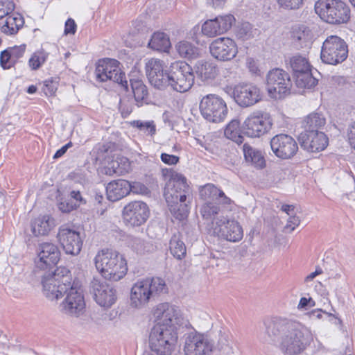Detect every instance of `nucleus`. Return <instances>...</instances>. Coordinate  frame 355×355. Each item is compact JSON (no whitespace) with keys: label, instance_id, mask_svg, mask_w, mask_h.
<instances>
[{"label":"nucleus","instance_id":"f257e3e1","mask_svg":"<svg viewBox=\"0 0 355 355\" xmlns=\"http://www.w3.org/2000/svg\"><path fill=\"white\" fill-rule=\"evenodd\" d=\"M158 320L149 336L150 352L144 355H171L178 341V330L183 324L180 310L168 303L158 304L153 311Z\"/></svg>","mask_w":355,"mask_h":355},{"label":"nucleus","instance_id":"f03ea898","mask_svg":"<svg viewBox=\"0 0 355 355\" xmlns=\"http://www.w3.org/2000/svg\"><path fill=\"white\" fill-rule=\"evenodd\" d=\"M266 342L279 340L284 355H298L313 341L311 330L302 323L286 318H275L265 322Z\"/></svg>","mask_w":355,"mask_h":355},{"label":"nucleus","instance_id":"7ed1b4c3","mask_svg":"<svg viewBox=\"0 0 355 355\" xmlns=\"http://www.w3.org/2000/svg\"><path fill=\"white\" fill-rule=\"evenodd\" d=\"M97 270L105 279L117 282L126 274L128 268L125 259L117 252L102 250L94 259Z\"/></svg>","mask_w":355,"mask_h":355},{"label":"nucleus","instance_id":"20e7f679","mask_svg":"<svg viewBox=\"0 0 355 355\" xmlns=\"http://www.w3.org/2000/svg\"><path fill=\"white\" fill-rule=\"evenodd\" d=\"M168 288L164 279L159 277L147 278L136 282L131 289V305L141 308L161 294L167 293Z\"/></svg>","mask_w":355,"mask_h":355},{"label":"nucleus","instance_id":"39448f33","mask_svg":"<svg viewBox=\"0 0 355 355\" xmlns=\"http://www.w3.org/2000/svg\"><path fill=\"white\" fill-rule=\"evenodd\" d=\"M71 281V272L65 267L45 272L42 278L43 293L50 300H58L68 291Z\"/></svg>","mask_w":355,"mask_h":355},{"label":"nucleus","instance_id":"423d86ee","mask_svg":"<svg viewBox=\"0 0 355 355\" xmlns=\"http://www.w3.org/2000/svg\"><path fill=\"white\" fill-rule=\"evenodd\" d=\"M314 8L320 19L330 24H345L350 19V8L341 0H318Z\"/></svg>","mask_w":355,"mask_h":355},{"label":"nucleus","instance_id":"0eeeda50","mask_svg":"<svg viewBox=\"0 0 355 355\" xmlns=\"http://www.w3.org/2000/svg\"><path fill=\"white\" fill-rule=\"evenodd\" d=\"M167 80L168 86L174 91L180 93L187 92L194 83L193 69L185 62H174L168 69Z\"/></svg>","mask_w":355,"mask_h":355},{"label":"nucleus","instance_id":"6e6552de","mask_svg":"<svg viewBox=\"0 0 355 355\" xmlns=\"http://www.w3.org/2000/svg\"><path fill=\"white\" fill-rule=\"evenodd\" d=\"M347 55V45L340 37L330 35L323 42L320 54L323 62L336 65L345 61Z\"/></svg>","mask_w":355,"mask_h":355},{"label":"nucleus","instance_id":"1a4fd4ad","mask_svg":"<svg viewBox=\"0 0 355 355\" xmlns=\"http://www.w3.org/2000/svg\"><path fill=\"white\" fill-rule=\"evenodd\" d=\"M209 234L230 242H238L243 238V230L239 223L224 216L214 218L208 225Z\"/></svg>","mask_w":355,"mask_h":355},{"label":"nucleus","instance_id":"9d476101","mask_svg":"<svg viewBox=\"0 0 355 355\" xmlns=\"http://www.w3.org/2000/svg\"><path fill=\"white\" fill-rule=\"evenodd\" d=\"M199 109L203 118L213 123L223 121L228 112L225 101L216 94L204 96L200 100Z\"/></svg>","mask_w":355,"mask_h":355},{"label":"nucleus","instance_id":"9b49d317","mask_svg":"<svg viewBox=\"0 0 355 355\" xmlns=\"http://www.w3.org/2000/svg\"><path fill=\"white\" fill-rule=\"evenodd\" d=\"M119 62L114 59L100 60L96 67L95 74L96 80L100 82L112 80L121 85L125 89H128V81L125 73L119 67Z\"/></svg>","mask_w":355,"mask_h":355},{"label":"nucleus","instance_id":"f8f14e48","mask_svg":"<svg viewBox=\"0 0 355 355\" xmlns=\"http://www.w3.org/2000/svg\"><path fill=\"white\" fill-rule=\"evenodd\" d=\"M267 88L272 98H282L290 93L292 86L289 74L279 68L270 70L267 74Z\"/></svg>","mask_w":355,"mask_h":355},{"label":"nucleus","instance_id":"ddd939ff","mask_svg":"<svg viewBox=\"0 0 355 355\" xmlns=\"http://www.w3.org/2000/svg\"><path fill=\"white\" fill-rule=\"evenodd\" d=\"M272 119L269 114L253 112L242 124V132L249 137H260L271 128Z\"/></svg>","mask_w":355,"mask_h":355},{"label":"nucleus","instance_id":"4468645a","mask_svg":"<svg viewBox=\"0 0 355 355\" xmlns=\"http://www.w3.org/2000/svg\"><path fill=\"white\" fill-rule=\"evenodd\" d=\"M191 191L187 178L182 174L171 171L170 179L166 184L164 197L166 202L187 201Z\"/></svg>","mask_w":355,"mask_h":355},{"label":"nucleus","instance_id":"2eb2a0df","mask_svg":"<svg viewBox=\"0 0 355 355\" xmlns=\"http://www.w3.org/2000/svg\"><path fill=\"white\" fill-rule=\"evenodd\" d=\"M89 292L96 302L102 307L110 308L116 300V290L98 277H94L90 282Z\"/></svg>","mask_w":355,"mask_h":355},{"label":"nucleus","instance_id":"dca6fc26","mask_svg":"<svg viewBox=\"0 0 355 355\" xmlns=\"http://www.w3.org/2000/svg\"><path fill=\"white\" fill-rule=\"evenodd\" d=\"M225 90L240 106L244 107L252 106L261 99L260 89L252 85L239 84L234 88L227 87Z\"/></svg>","mask_w":355,"mask_h":355},{"label":"nucleus","instance_id":"f3484780","mask_svg":"<svg viewBox=\"0 0 355 355\" xmlns=\"http://www.w3.org/2000/svg\"><path fill=\"white\" fill-rule=\"evenodd\" d=\"M123 218L127 225L139 227L144 224L150 216L147 204L143 201H132L123 209Z\"/></svg>","mask_w":355,"mask_h":355},{"label":"nucleus","instance_id":"a211bd4d","mask_svg":"<svg viewBox=\"0 0 355 355\" xmlns=\"http://www.w3.org/2000/svg\"><path fill=\"white\" fill-rule=\"evenodd\" d=\"M270 147L273 153L279 159L293 158L298 151V145L291 135L279 134L270 140Z\"/></svg>","mask_w":355,"mask_h":355},{"label":"nucleus","instance_id":"6ab92c4d","mask_svg":"<svg viewBox=\"0 0 355 355\" xmlns=\"http://www.w3.org/2000/svg\"><path fill=\"white\" fill-rule=\"evenodd\" d=\"M65 294L66 297L60 304L62 311L71 315H79L85 306L83 290L78 284L73 282Z\"/></svg>","mask_w":355,"mask_h":355},{"label":"nucleus","instance_id":"aec40b11","mask_svg":"<svg viewBox=\"0 0 355 355\" xmlns=\"http://www.w3.org/2000/svg\"><path fill=\"white\" fill-rule=\"evenodd\" d=\"M211 55L218 61L227 62L233 60L238 53L234 40L230 37H219L209 44Z\"/></svg>","mask_w":355,"mask_h":355},{"label":"nucleus","instance_id":"412c9836","mask_svg":"<svg viewBox=\"0 0 355 355\" xmlns=\"http://www.w3.org/2000/svg\"><path fill=\"white\" fill-rule=\"evenodd\" d=\"M57 238L66 254L77 255L80 253L83 239L79 232L67 225H62L59 227Z\"/></svg>","mask_w":355,"mask_h":355},{"label":"nucleus","instance_id":"4be33fe9","mask_svg":"<svg viewBox=\"0 0 355 355\" xmlns=\"http://www.w3.org/2000/svg\"><path fill=\"white\" fill-rule=\"evenodd\" d=\"M214 348V344L207 336L189 334L185 340L184 351L186 355H209Z\"/></svg>","mask_w":355,"mask_h":355},{"label":"nucleus","instance_id":"5701e85b","mask_svg":"<svg viewBox=\"0 0 355 355\" xmlns=\"http://www.w3.org/2000/svg\"><path fill=\"white\" fill-rule=\"evenodd\" d=\"M146 73L150 84L154 87L162 89L168 86V69L164 70L162 60L155 58L149 60L146 64Z\"/></svg>","mask_w":355,"mask_h":355},{"label":"nucleus","instance_id":"b1692460","mask_svg":"<svg viewBox=\"0 0 355 355\" xmlns=\"http://www.w3.org/2000/svg\"><path fill=\"white\" fill-rule=\"evenodd\" d=\"M234 21L232 15H220L205 21L202 25L201 31L208 37H214L230 30Z\"/></svg>","mask_w":355,"mask_h":355},{"label":"nucleus","instance_id":"393cba45","mask_svg":"<svg viewBox=\"0 0 355 355\" xmlns=\"http://www.w3.org/2000/svg\"><path fill=\"white\" fill-rule=\"evenodd\" d=\"M298 141L303 149L311 153L324 150L329 142L327 135L320 130L301 132L298 136Z\"/></svg>","mask_w":355,"mask_h":355},{"label":"nucleus","instance_id":"a878e982","mask_svg":"<svg viewBox=\"0 0 355 355\" xmlns=\"http://www.w3.org/2000/svg\"><path fill=\"white\" fill-rule=\"evenodd\" d=\"M40 261L37 266L42 270L54 267L60 260V252L58 246L52 243H41L38 248Z\"/></svg>","mask_w":355,"mask_h":355},{"label":"nucleus","instance_id":"bb28decb","mask_svg":"<svg viewBox=\"0 0 355 355\" xmlns=\"http://www.w3.org/2000/svg\"><path fill=\"white\" fill-rule=\"evenodd\" d=\"M105 189L107 198L112 202L118 201L131 192L130 182L123 179L111 181Z\"/></svg>","mask_w":355,"mask_h":355},{"label":"nucleus","instance_id":"cd10ccee","mask_svg":"<svg viewBox=\"0 0 355 355\" xmlns=\"http://www.w3.org/2000/svg\"><path fill=\"white\" fill-rule=\"evenodd\" d=\"M194 68L197 77L207 83L212 82L219 73L217 64L211 60H200L196 63Z\"/></svg>","mask_w":355,"mask_h":355},{"label":"nucleus","instance_id":"c85d7f7f","mask_svg":"<svg viewBox=\"0 0 355 355\" xmlns=\"http://www.w3.org/2000/svg\"><path fill=\"white\" fill-rule=\"evenodd\" d=\"M26 45L15 46L3 51L0 54V64L4 69L13 67L24 56Z\"/></svg>","mask_w":355,"mask_h":355},{"label":"nucleus","instance_id":"c756f323","mask_svg":"<svg viewBox=\"0 0 355 355\" xmlns=\"http://www.w3.org/2000/svg\"><path fill=\"white\" fill-rule=\"evenodd\" d=\"M55 220L50 215L39 216L31 223V231L34 236H46L55 227Z\"/></svg>","mask_w":355,"mask_h":355},{"label":"nucleus","instance_id":"7c9ffc66","mask_svg":"<svg viewBox=\"0 0 355 355\" xmlns=\"http://www.w3.org/2000/svg\"><path fill=\"white\" fill-rule=\"evenodd\" d=\"M313 37L311 30L304 25H299L293 28L292 39L294 45L297 49L310 47Z\"/></svg>","mask_w":355,"mask_h":355},{"label":"nucleus","instance_id":"2f4dec72","mask_svg":"<svg viewBox=\"0 0 355 355\" xmlns=\"http://www.w3.org/2000/svg\"><path fill=\"white\" fill-rule=\"evenodd\" d=\"M200 196L205 200H211L220 204L230 205L231 200L213 184H207L200 189Z\"/></svg>","mask_w":355,"mask_h":355},{"label":"nucleus","instance_id":"473e14b6","mask_svg":"<svg viewBox=\"0 0 355 355\" xmlns=\"http://www.w3.org/2000/svg\"><path fill=\"white\" fill-rule=\"evenodd\" d=\"M326 124V119L321 112H312L307 115L303 121L302 132H311L320 130Z\"/></svg>","mask_w":355,"mask_h":355},{"label":"nucleus","instance_id":"72a5a7b5","mask_svg":"<svg viewBox=\"0 0 355 355\" xmlns=\"http://www.w3.org/2000/svg\"><path fill=\"white\" fill-rule=\"evenodd\" d=\"M244 157L248 163L257 168H263L266 166V161L261 152L245 144L243 146Z\"/></svg>","mask_w":355,"mask_h":355},{"label":"nucleus","instance_id":"f704fd0d","mask_svg":"<svg viewBox=\"0 0 355 355\" xmlns=\"http://www.w3.org/2000/svg\"><path fill=\"white\" fill-rule=\"evenodd\" d=\"M130 86L136 105L138 107L142 106L146 103L148 97V91L146 85L141 80L131 79Z\"/></svg>","mask_w":355,"mask_h":355},{"label":"nucleus","instance_id":"c9c22d12","mask_svg":"<svg viewBox=\"0 0 355 355\" xmlns=\"http://www.w3.org/2000/svg\"><path fill=\"white\" fill-rule=\"evenodd\" d=\"M24 17L19 13L8 15L5 24L1 26V31L6 35H15L24 26Z\"/></svg>","mask_w":355,"mask_h":355},{"label":"nucleus","instance_id":"e433bc0d","mask_svg":"<svg viewBox=\"0 0 355 355\" xmlns=\"http://www.w3.org/2000/svg\"><path fill=\"white\" fill-rule=\"evenodd\" d=\"M148 46L157 51H167L171 47L169 37L163 32L155 33L151 36Z\"/></svg>","mask_w":355,"mask_h":355},{"label":"nucleus","instance_id":"4c0bfd02","mask_svg":"<svg viewBox=\"0 0 355 355\" xmlns=\"http://www.w3.org/2000/svg\"><path fill=\"white\" fill-rule=\"evenodd\" d=\"M225 136L237 144L240 145L243 142L244 138L242 135V126L240 127V122L237 119L232 120L226 126L224 131Z\"/></svg>","mask_w":355,"mask_h":355},{"label":"nucleus","instance_id":"58836bf2","mask_svg":"<svg viewBox=\"0 0 355 355\" xmlns=\"http://www.w3.org/2000/svg\"><path fill=\"white\" fill-rule=\"evenodd\" d=\"M296 86L299 88H311L318 84V79L315 78L312 72L311 67L302 73L293 76Z\"/></svg>","mask_w":355,"mask_h":355},{"label":"nucleus","instance_id":"ea45409f","mask_svg":"<svg viewBox=\"0 0 355 355\" xmlns=\"http://www.w3.org/2000/svg\"><path fill=\"white\" fill-rule=\"evenodd\" d=\"M288 64L293 71V76L307 71L311 64L308 59L300 54H295L289 58Z\"/></svg>","mask_w":355,"mask_h":355},{"label":"nucleus","instance_id":"a19ab883","mask_svg":"<svg viewBox=\"0 0 355 355\" xmlns=\"http://www.w3.org/2000/svg\"><path fill=\"white\" fill-rule=\"evenodd\" d=\"M171 214L178 220H183L189 214V207L187 203L180 200L174 202H166Z\"/></svg>","mask_w":355,"mask_h":355},{"label":"nucleus","instance_id":"79ce46f5","mask_svg":"<svg viewBox=\"0 0 355 355\" xmlns=\"http://www.w3.org/2000/svg\"><path fill=\"white\" fill-rule=\"evenodd\" d=\"M169 249L171 253L178 259H182L186 255V246L184 242L177 234L173 235L169 243Z\"/></svg>","mask_w":355,"mask_h":355},{"label":"nucleus","instance_id":"37998d69","mask_svg":"<svg viewBox=\"0 0 355 355\" xmlns=\"http://www.w3.org/2000/svg\"><path fill=\"white\" fill-rule=\"evenodd\" d=\"M177 51L182 58L191 59L196 57L198 49L190 42L187 41L180 42L177 46Z\"/></svg>","mask_w":355,"mask_h":355},{"label":"nucleus","instance_id":"c03bdc74","mask_svg":"<svg viewBox=\"0 0 355 355\" xmlns=\"http://www.w3.org/2000/svg\"><path fill=\"white\" fill-rule=\"evenodd\" d=\"M49 53L44 49L35 51L28 60V64L32 70L38 69L46 60Z\"/></svg>","mask_w":355,"mask_h":355},{"label":"nucleus","instance_id":"a18cd8bd","mask_svg":"<svg viewBox=\"0 0 355 355\" xmlns=\"http://www.w3.org/2000/svg\"><path fill=\"white\" fill-rule=\"evenodd\" d=\"M219 211L220 208L218 205H216L212 202H207L202 207L200 213L204 219H210L213 221L214 218H219L217 216Z\"/></svg>","mask_w":355,"mask_h":355},{"label":"nucleus","instance_id":"49530a36","mask_svg":"<svg viewBox=\"0 0 355 355\" xmlns=\"http://www.w3.org/2000/svg\"><path fill=\"white\" fill-rule=\"evenodd\" d=\"M132 127L144 131L148 135L153 136L156 132L155 125L153 121H142L141 120L133 121L130 123Z\"/></svg>","mask_w":355,"mask_h":355},{"label":"nucleus","instance_id":"de8ad7c7","mask_svg":"<svg viewBox=\"0 0 355 355\" xmlns=\"http://www.w3.org/2000/svg\"><path fill=\"white\" fill-rule=\"evenodd\" d=\"M279 6L285 10H297L303 5V0H277Z\"/></svg>","mask_w":355,"mask_h":355},{"label":"nucleus","instance_id":"09e8293b","mask_svg":"<svg viewBox=\"0 0 355 355\" xmlns=\"http://www.w3.org/2000/svg\"><path fill=\"white\" fill-rule=\"evenodd\" d=\"M217 347L218 350L223 352L225 354L228 355L231 352L232 348L230 347V342L227 335L220 334Z\"/></svg>","mask_w":355,"mask_h":355},{"label":"nucleus","instance_id":"8fccbe9b","mask_svg":"<svg viewBox=\"0 0 355 355\" xmlns=\"http://www.w3.org/2000/svg\"><path fill=\"white\" fill-rule=\"evenodd\" d=\"M58 88V82L52 79L46 80L44 82L43 91L46 96H52Z\"/></svg>","mask_w":355,"mask_h":355},{"label":"nucleus","instance_id":"3c124183","mask_svg":"<svg viewBox=\"0 0 355 355\" xmlns=\"http://www.w3.org/2000/svg\"><path fill=\"white\" fill-rule=\"evenodd\" d=\"M79 206L76 202H72L70 200H65L61 201L58 204L59 209L63 213H69L74 209H76Z\"/></svg>","mask_w":355,"mask_h":355},{"label":"nucleus","instance_id":"603ef678","mask_svg":"<svg viewBox=\"0 0 355 355\" xmlns=\"http://www.w3.org/2000/svg\"><path fill=\"white\" fill-rule=\"evenodd\" d=\"M132 247L139 254H143L148 251L146 243L143 239L139 238L132 239Z\"/></svg>","mask_w":355,"mask_h":355},{"label":"nucleus","instance_id":"864d4df0","mask_svg":"<svg viewBox=\"0 0 355 355\" xmlns=\"http://www.w3.org/2000/svg\"><path fill=\"white\" fill-rule=\"evenodd\" d=\"M300 223V219L298 216L294 215L290 216L287 221V224L284 227V229L288 230V232H292L296 227Z\"/></svg>","mask_w":355,"mask_h":355},{"label":"nucleus","instance_id":"5fc2aeb1","mask_svg":"<svg viewBox=\"0 0 355 355\" xmlns=\"http://www.w3.org/2000/svg\"><path fill=\"white\" fill-rule=\"evenodd\" d=\"M161 160L166 164L168 165H175L179 162L180 157L173 155H169L167 153H162L160 156Z\"/></svg>","mask_w":355,"mask_h":355},{"label":"nucleus","instance_id":"6e6d98bb","mask_svg":"<svg viewBox=\"0 0 355 355\" xmlns=\"http://www.w3.org/2000/svg\"><path fill=\"white\" fill-rule=\"evenodd\" d=\"M76 24L75 23V21L71 18L68 19L65 22V26H64V34H75L76 31Z\"/></svg>","mask_w":355,"mask_h":355},{"label":"nucleus","instance_id":"4d7b16f0","mask_svg":"<svg viewBox=\"0 0 355 355\" xmlns=\"http://www.w3.org/2000/svg\"><path fill=\"white\" fill-rule=\"evenodd\" d=\"M347 137L350 146L355 150V121L349 125Z\"/></svg>","mask_w":355,"mask_h":355},{"label":"nucleus","instance_id":"13d9d810","mask_svg":"<svg viewBox=\"0 0 355 355\" xmlns=\"http://www.w3.org/2000/svg\"><path fill=\"white\" fill-rule=\"evenodd\" d=\"M130 187L131 192L135 193H142L147 190V188L144 184L137 182H130Z\"/></svg>","mask_w":355,"mask_h":355},{"label":"nucleus","instance_id":"bf43d9fd","mask_svg":"<svg viewBox=\"0 0 355 355\" xmlns=\"http://www.w3.org/2000/svg\"><path fill=\"white\" fill-rule=\"evenodd\" d=\"M314 306L315 302L312 300V298L302 297L300 300L297 308L299 309H306L308 306L312 307Z\"/></svg>","mask_w":355,"mask_h":355},{"label":"nucleus","instance_id":"052dcab7","mask_svg":"<svg viewBox=\"0 0 355 355\" xmlns=\"http://www.w3.org/2000/svg\"><path fill=\"white\" fill-rule=\"evenodd\" d=\"M71 198L76 200L78 205L85 204L86 200L82 197V195L79 191L73 190L70 192Z\"/></svg>","mask_w":355,"mask_h":355},{"label":"nucleus","instance_id":"680f3d73","mask_svg":"<svg viewBox=\"0 0 355 355\" xmlns=\"http://www.w3.org/2000/svg\"><path fill=\"white\" fill-rule=\"evenodd\" d=\"M1 8H3L6 13L10 15L15 9V3L12 1L6 0L2 1Z\"/></svg>","mask_w":355,"mask_h":355},{"label":"nucleus","instance_id":"e2e57ef3","mask_svg":"<svg viewBox=\"0 0 355 355\" xmlns=\"http://www.w3.org/2000/svg\"><path fill=\"white\" fill-rule=\"evenodd\" d=\"M322 313L327 314L328 316H334L333 314L323 311L322 309H315L309 313V316L311 318L321 319L322 318Z\"/></svg>","mask_w":355,"mask_h":355},{"label":"nucleus","instance_id":"0e129e2a","mask_svg":"<svg viewBox=\"0 0 355 355\" xmlns=\"http://www.w3.org/2000/svg\"><path fill=\"white\" fill-rule=\"evenodd\" d=\"M72 146L71 142H69L66 145L63 146L61 148L58 150L56 153L53 155V159H58L61 157L62 155H64L68 148Z\"/></svg>","mask_w":355,"mask_h":355},{"label":"nucleus","instance_id":"69168bd1","mask_svg":"<svg viewBox=\"0 0 355 355\" xmlns=\"http://www.w3.org/2000/svg\"><path fill=\"white\" fill-rule=\"evenodd\" d=\"M119 109L121 112V115L123 117H126L128 116L132 111V107H128L125 105L121 101L120 102Z\"/></svg>","mask_w":355,"mask_h":355},{"label":"nucleus","instance_id":"338daca9","mask_svg":"<svg viewBox=\"0 0 355 355\" xmlns=\"http://www.w3.org/2000/svg\"><path fill=\"white\" fill-rule=\"evenodd\" d=\"M322 273V270L321 268H316L315 272H311L309 275H307L304 279L305 282H309L313 280L317 275Z\"/></svg>","mask_w":355,"mask_h":355},{"label":"nucleus","instance_id":"774afa93","mask_svg":"<svg viewBox=\"0 0 355 355\" xmlns=\"http://www.w3.org/2000/svg\"><path fill=\"white\" fill-rule=\"evenodd\" d=\"M226 0H207V2L214 8H221Z\"/></svg>","mask_w":355,"mask_h":355}]
</instances>
